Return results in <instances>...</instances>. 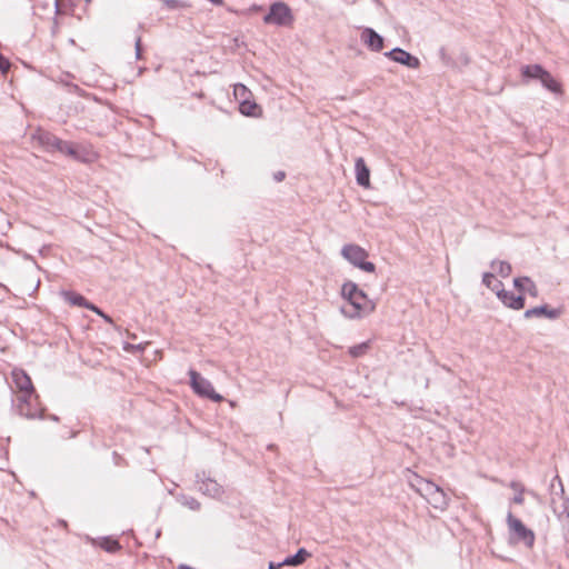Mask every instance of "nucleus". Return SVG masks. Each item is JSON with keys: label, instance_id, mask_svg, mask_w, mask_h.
Returning <instances> with one entry per match:
<instances>
[{"label": "nucleus", "instance_id": "obj_1", "mask_svg": "<svg viewBox=\"0 0 569 569\" xmlns=\"http://www.w3.org/2000/svg\"><path fill=\"white\" fill-rule=\"evenodd\" d=\"M341 296L351 307L350 310L346 307L341 308V312L347 318L358 319L370 315L376 309V303L368 298L363 290L359 289L357 283L352 281L343 282L341 286Z\"/></svg>", "mask_w": 569, "mask_h": 569}, {"label": "nucleus", "instance_id": "obj_2", "mask_svg": "<svg viewBox=\"0 0 569 569\" xmlns=\"http://www.w3.org/2000/svg\"><path fill=\"white\" fill-rule=\"evenodd\" d=\"M550 506L558 520L561 522L565 539L569 542V498L559 476H556L550 483Z\"/></svg>", "mask_w": 569, "mask_h": 569}, {"label": "nucleus", "instance_id": "obj_3", "mask_svg": "<svg viewBox=\"0 0 569 569\" xmlns=\"http://www.w3.org/2000/svg\"><path fill=\"white\" fill-rule=\"evenodd\" d=\"M417 490L435 509L445 510L449 505L447 493L429 480L420 479Z\"/></svg>", "mask_w": 569, "mask_h": 569}, {"label": "nucleus", "instance_id": "obj_4", "mask_svg": "<svg viewBox=\"0 0 569 569\" xmlns=\"http://www.w3.org/2000/svg\"><path fill=\"white\" fill-rule=\"evenodd\" d=\"M341 256L352 266L366 272H375L376 266L371 261H367L369 253L360 246L349 243L341 249Z\"/></svg>", "mask_w": 569, "mask_h": 569}, {"label": "nucleus", "instance_id": "obj_5", "mask_svg": "<svg viewBox=\"0 0 569 569\" xmlns=\"http://www.w3.org/2000/svg\"><path fill=\"white\" fill-rule=\"evenodd\" d=\"M293 20L291 8L282 1L271 3L268 13L263 17L266 24L278 27H289L293 23Z\"/></svg>", "mask_w": 569, "mask_h": 569}, {"label": "nucleus", "instance_id": "obj_6", "mask_svg": "<svg viewBox=\"0 0 569 569\" xmlns=\"http://www.w3.org/2000/svg\"><path fill=\"white\" fill-rule=\"evenodd\" d=\"M188 375L190 377V386L194 393L216 402H220L223 399L222 396L214 391L212 383L208 379L203 378L199 372L190 369Z\"/></svg>", "mask_w": 569, "mask_h": 569}, {"label": "nucleus", "instance_id": "obj_7", "mask_svg": "<svg viewBox=\"0 0 569 569\" xmlns=\"http://www.w3.org/2000/svg\"><path fill=\"white\" fill-rule=\"evenodd\" d=\"M17 409L20 416L28 419L41 418L43 409L39 407V396H17Z\"/></svg>", "mask_w": 569, "mask_h": 569}, {"label": "nucleus", "instance_id": "obj_8", "mask_svg": "<svg viewBox=\"0 0 569 569\" xmlns=\"http://www.w3.org/2000/svg\"><path fill=\"white\" fill-rule=\"evenodd\" d=\"M196 482L198 485V490L202 495L212 499H220L224 493L223 487L206 471H201L196 475Z\"/></svg>", "mask_w": 569, "mask_h": 569}, {"label": "nucleus", "instance_id": "obj_9", "mask_svg": "<svg viewBox=\"0 0 569 569\" xmlns=\"http://www.w3.org/2000/svg\"><path fill=\"white\" fill-rule=\"evenodd\" d=\"M507 522L510 532L518 541H521L526 547L531 548L535 543V533L528 529L520 519L513 517L511 512L507 516Z\"/></svg>", "mask_w": 569, "mask_h": 569}, {"label": "nucleus", "instance_id": "obj_10", "mask_svg": "<svg viewBox=\"0 0 569 569\" xmlns=\"http://www.w3.org/2000/svg\"><path fill=\"white\" fill-rule=\"evenodd\" d=\"M493 292L497 295L498 299L510 309L521 310L525 307V297L522 295L516 296L513 292L505 290L501 281L495 282Z\"/></svg>", "mask_w": 569, "mask_h": 569}, {"label": "nucleus", "instance_id": "obj_11", "mask_svg": "<svg viewBox=\"0 0 569 569\" xmlns=\"http://www.w3.org/2000/svg\"><path fill=\"white\" fill-rule=\"evenodd\" d=\"M32 139L47 152H59L64 140H61L50 131L37 129Z\"/></svg>", "mask_w": 569, "mask_h": 569}, {"label": "nucleus", "instance_id": "obj_12", "mask_svg": "<svg viewBox=\"0 0 569 569\" xmlns=\"http://www.w3.org/2000/svg\"><path fill=\"white\" fill-rule=\"evenodd\" d=\"M385 56L390 60L406 66L410 69H418L420 67V60L411 54L410 52L403 50L402 48H393L392 50L385 52Z\"/></svg>", "mask_w": 569, "mask_h": 569}, {"label": "nucleus", "instance_id": "obj_13", "mask_svg": "<svg viewBox=\"0 0 569 569\" xmlns=\"http://www.w3.org/2000/svg\"><path fill=\"white\" fill-rule=\"evenodd\" d=\"M59 153L66 154L81 162H89L93 156V153L86 147L69 141L63 142Z\"/></svg>", "mask_w": 569, "mask_h": 569}, {"label": "nucleus", "instance_id": "obj_14", "mask_svg": "<svg viewBox=\"0 0 569 569\" xmlns=\"http://www.w3.org/2000/svg\"><path fill=\"white\" fill-rule=\"evenodd\" d=\"M12 380L19 390L20 395L34 396L36 390L32 385L31 378L22 369H14L12 371Z\"/></svg>", "mask_w": 569, "mask_h": 569}, {"label": "nucleus", "instance_id": "obj_15", "mask_svg": "<svg viewBox=\"0 0 569 569\" xmlns=\"http://www.w3.org/2000/svg\"><path fill=\"white\" fill-rule=\"evenodd\" d=\"M562 311L558 308H550L548 305H541L533 307L531 309H527L523 313L526 319H530L533 317H546L551 320H556L561 316Z\"/></svg>", "mask_w": 569, "mask_h": 569}, {"label": "nucleus", "instance_id": "obj_16", "mask_svg": "<svg viewBox=\"0 0 569 569\" xmlns=\"http://www.w3.org/2000/svg\"><path fill=\"white\" fill-rule=\"evenodd\" d=\"M362 42L371 50V51H381L383 49L385 40L383 38L376 32L372 28H365L361 33Z\"/></svg>", "mask_w": 569, "mask_h": 569}, {"label": "nucleus", "instance_id": "obj_17", "mask_svg": "<svg viewBox=\"0 0 569 569\" xmlns=\"http://www.w3.org/2000/svg\"><path fill=\"white\" fill-rule=\"evenodd\" d=\"M356 181L360 187H370V169L363 158L358 157L355 161Z\"/></svg>", "mask_w": 569, "mask_h": 569}, {"label": "nucleus", "instance_id": "obj_18", "mask_svg": "<svg viewBox=\"0 0 569 569\" xmlns=\"http://www.w3.org/2000/svg\"><path fill=\"white\" fill-rule=\"evenodd\" d=\"M61 297L71 306L83 307L86 309H94V305L88 301L82 295L71 291V290H62L60 292Z\"/></svg>", "mask_w": 569, "mask_h": 569}, {"label": "nucleus", "instance_id": "obj_19", "mask_svg": "<svg viewBox=\"0 0 569 569\" xmlns=\"http://www.w3.org/2000/svg\"><path fill=\"white\" fill-rule=\"evenodd\" d=\"M513 286L520 292L527 291L531 297L536 298L539 295L536 283L529 277L515 278Z\"/></svg>", "mask_w": 569, "mask_h": 569}, {"label": "nucleus", "instance_id": "obj_20", "mask_svg": "<svg viewBox=\"0 0 569 569\" xmlns=\"http://www.w3.org/2000/svg\"><path fill=\"white\" fill-rule=\"evenodd\" d=\"M546 69L541 64H526L521 67L522 78L528 80H539L543 77Z\"/></svg>", "mask_w": 569, "mask_h": 569}, {"label": "nucleus", "instance_id": "obj_21", "mask_svg": "<svg viewBox=\"0 0 569 569\" xmlns=\"http://www.w3.org/2000/svg\"><path fill=\"white\" fill-rule=\"evenodd\" d=\"M310 556L311 553L307 549L300 548L295 555L286 557L283 565L297 567L302 565Z\"/></svg>", "mask_w": 569, "mask_h": 569}, {"label": "nucleus", "instance_id": "obj_22", "mask_svg": "<svg viewBox=\"0 0 569 569\" xmlns=\"http://www.w3.org/2000/svg\"><path fill=\"white\" fill-rule=\"evenodd\" d=\"M540 83L552 93L559 94L562 92L561 84L546 70L543 77L540 79Z\"/></svg>", "mask_w": 569, "mask_h": 569}, {"label": "nucleus", "instance_id": "obj_23", "mask_svg": "<svg viewBox=\"0 0 569 569\" xmlns=\"http://www.w3.org/2000/svg\"><path fill=\"white\" fill-rule=\"evenodd\" d=\"M177 501L192 511H199L201 508V503L194 497L184 493H179L177 496Z\"/></svg>", "mask_w": 569, "mask_h": 569}, {"label": "nucleus", "instance_id": "obj_24", "mask_svg": "<svg viewBox=\"0 0 569 569\" xmlns=\"http://www.w3.org/2000/svg\"><path fill=\"white\" fill-rule=\"evenodd\" d=\"M239 111L241 112V114L243 116H248V117H257L258 113L261 111L260 110V107L253 102V101H249V100H244L240 103L239 106Z\"/></svg>", "mask_w": 569, "mask_h": 569}, {"label": "nucleus", "instance_id": "obj_25", "mask_svg": "<svg viewBox=\"0 0 569 569\" xmlns=\"http://www.w3.org/2000/svg\"><path fill=\"white\" fill-rule=\"evenodd\" d=\"M490 266L502 278L509 277L512 271L511 264L507 261L493 260Z\"/></svg>", "mask_w": 569, "mask_h": 569}, {"label": "nucleus", "instance_id": "obj_26", "mask_svg": "<svg viewBox=\"0 0 569 569\" xmlns=\"http://www.w3.org/2000/svg\"><path fill=\"white\" fill-rule=\"evenodd\" d=\"M100 547L107 552L111 553L117 552L121 549V546L118 540L108 537L102 538Z\"/></svg>", "mask_w": 569, "mask_h": 569}, {"label": "nucleus", "instance_id": "obj_27", "mask_svg": "<svg viewBox=\"0 0 569 569\" xmlns=\"http://www.w3.org/2000/svg\"><path fill=\"white\" fill-rule=\"evenodd\" d=\"M439 59L441 60L442 64L446 67H455V60L448 53L447 49L445 47H441L438 51Z\"/></svg>", "mask_w": 569, "mask_h": 569}, {"label": "nucleus", "instance_id": "obj_28", "mask_svg": "<svg viewBox=\"0 0 569 569\" xmlns=\"http://www.w3.org/2000/svg\"><path fill=\"white\" fill-rule=\"evenodd\" d=\"M170 10L183 9L189 7L184 0H161Z\"/></svg>", "mask_w": 569, "mask_h": 569}, {"label": "nucleus", "instance_id": "obj_29", "mask_svg": "<svg viewBox=\"0 0 569 569\" xmlns=\"http://www.w3.org/2000/svg\"><path fill=\"white\" fill-rule=\"evenodd\" d=\"M367 349H368V343L363 342V343L351 347L349 349V353L352 357L358 358V357H361L362 355H365Z\"/></svg>", "mask_w": 569, "mask_h": 569}, {"label": "nucleus", "instance_id": "obj_30", "mask_svg": "<svg viewBox=\"0 0 569 569\" xmlns=\"http://www.w3.org/2000/svg\"><path fill=\"white\" fill-rule=\"evenodd\" d=\"M497 280L495 279V276L493 273L491 272H485L483 276H482V283L488 288L490 289L491 291H493V288H495V282Z\"/></svg>", "mask_w": 569, "mask_h": 569}, {"label": "nucleus", "instance_id": "obj_31", "mask_svg": "<svg viewBox=\"0 0 569 569\" xmlns=\"http://www.w3.org/2000/svg\"><path fill=\"white\" fill-rule=\"evenodd\" d=\"M90 310H91V311H93V312H96L98 316H100V317H101V318H102L107 323H110V325H112V323H113L112 318H111L109 315L104 313V312H103L99 307H97L96 305H94V309H90Z\"/></svg>", "mask_w": 569, "mask_h": 569}, {"label": "nucleus", "instance_id": "obj_32", "mask_svg": "<svg viewBox=\"0 0 569 569\" xmlns=\"http://www.w3.org/2000/svg\"><path fill=\"white\" fill-rule=\"evenodd\" d=\"M11 67L10 61L0 53V71L7 73Z\"/></svg>", "mask_w": 569, "mask_h": 569}, {"label": "nucleus", "instance_id": "obj_33", "mask_svg": "<svg viewBox=\"0 0 569 569\" xmlns=\"http://www.w3.org/2000/svg\"><path fill=\"white\" fill-rule=\"evenodd\" d=\"M56 12L57 13H67L66 1L64 0H56Z\"/></svg>", "mask_w": 569, "mask_h": 569}, {"label": "nucleus", "instance_id": "obj_34", "mask_svg": "<svg viewBox=\"0 0 569 569\" xmlns=\"http://www.w3.org/2000/svg\"><path fill=\"white\" fill-rule=\"evenodd\" d=\"M134 48H136V57H137V59H141L142 47H141V38L140 37H138L136 39Z\"/></svg>", "mask_w": 569, "mask_h": 569}, {"label": "nucleus", "instance_id": "obj_35", "mask_svg": "<svg viewBox=\"0 0 569 569\" xmlns=\"http://www.w3.org/2000/svg\"><path fill=\"white\" fill-rule=\"evenodd\" d=\"M522 489L519 490V492L512 498V502L516 505H522L523 503V496H522Z\"/></svg>", "mask_w": 569, "mask_h": 569}, {"label": "nucleus", "instance_id": "obj_36", "mask_svg": "<svg viewBox=\"0 0 569 569\" xmlns=\"http://www.w3.org/2000/svg\"><path fill=\"white\" fill-rule=\"evenodd\" d=\"M284 178H286V172L284 171H277V172L273 173V179L277 182H281Z\"/></svg>", "mask_w": 569, "mask_h": 569}, {"label": "nucleus", "instance_id": "obj_37", "mask_svg": "<svg viewBox=\"0 0 569 569\" xmlns=\"http://www.w3.org/2000/svg\"><path fill=\"white\" fill-rule=\"evenodd\" d=\"M286 565H283V560L281 562H273V561H270L269 565H268V568L269 569H281L282 567H284Z\"/></svg>", "mask_w": 569, "mask_h": 569}, {"label": "nucleus", "instance_id": "obj_38", "mask_svg": "<svg viewBox=\"0 0 569 569\" xmlns=\"http://www.w3.org/2000/svg\"><path fill=\"white\" fill-rule=\"evenodd\" d=\"M113 458L116 465H120V462L122 461V458L116 451L113 452Z\"/></svg>", "mask_w": 569, "mask_h": 569}, {"label": "nucleus", "instance_id": "obj_39", "mask_svg": "<svg viewBox=\"0 0 569 569\" xmlns=\"http://www.w3.org/2000/svg\"><path fill=\"white\" fill-rule=\"evenodd\" d=\"M50 419L53 420V421H58L59 420V418L56 415H51Z\"/></svg>", "mask_w": 569, "mask_h": 569}, {"label": "nucleus", "instance_id": "obj_40", "mask_svg": "<svg viewBox=\"0 0 569 569\" xmlns=\"http://www.w3.org/2000/svg\"><path fill=\"white\" fill-rule=\"evenodd\" d=\"M87 2H90L91 0H86Z\"/></svg>", "mask_w": 569, "mask_h": 569}]
</instances>
